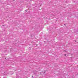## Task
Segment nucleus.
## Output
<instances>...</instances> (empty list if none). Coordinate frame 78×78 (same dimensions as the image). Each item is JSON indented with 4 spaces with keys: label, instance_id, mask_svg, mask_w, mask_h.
<instances>
[{
    "label": "nucleus",
    "instance_id": "1",
    "mask_svg": "<svg viewBox=\"0 0 78 78\" xmlns=\"http://www.w3.org/2000/svg\"><path fill=\"white\" fill-rule=\"evenodd\" d=\"M65 55V56H66V54Z\"/></svg>",
    "mask_w": 78,
    "mask_h": 78
},
{
    "label": "nucleus",
    "instance_id": "2",
    "mask_svg": "<svg viewBox=\"0 0 78 78\" xmlns=\"http://www.w3.org/2000/svg\"><path fill=\"white\" fill-rule=\"evenodd\" d=\"M32 77L33 78V76H32Z\"/></svg>",
    "mask_w": 78,
    "mask_h": 78
}]
</instances>
